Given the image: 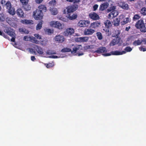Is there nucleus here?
I'll list each match as a JSON object with an SVG mask.
<instances>
[{
  "instance_id": "nucleus-32",
  "label": "nucleus",
  "mask_w": 146,
  "mask_h": 146,
  "mask_svg": "<svg viewBox=\"0 0 146 146\" xmlns=\"http://www.w3.org/2000/svg\"><path fill=\"white\" fill-rule=\"evenodd\" d=\"M96 35L98 39L99 40H101L103 38V36L101 33L98 32L96 33Z\"/></svg>"
},
{
  "instance_id": "nucleus-27",
  "label": "nucleus",
  "mask_w": 146,
  "mask_h": 146,
  "mask_svg": "<svg viewBox=\"0 0 146 146\" xmlns=\"http://www.w3.org/2000/svg\"><path fill=\"white\" fill-rule=\"evenodd\" d=\"M19 31L22 33L27 34L29 33V31L25 28H21L19 29Z\"/></svg>"
},
{
  "instance_id": "nucleus-45",
  "label": "nucleus",
  "mask_w": 146,
  "mask_h": 146,
  "mask_svg": "<svg viewBox=\"0 0 146 146\" xmlns=\"http://www.w3.org/2000/svg\"><path fill=\"white\" fill-rule=\"evenodd\" d=\"M69 2H72L74 1V3H77L80 2V0H66Z\"/></svg>"
},
{
  "instance_id": "nucleus-46",
  "label": "nucleus",
  "mask_w": 146,
  "mask_h": 146,
  "mask_svg": "<svg viewBox=\"0 0 146 146\" xmlns=\"http://www.w3.org/2000/svg\"><path fill=\"white\" fill-rule=\"evenodd\" d=\"M7 34L11 36H14V33L10 30Z\"/></svg>"
},
{
  "instance_id": "nucleus-22",
  "label": "nucleus",
  "mask_w": 146,
  "mask_h": 146,
  "mask_svg": "<svg viewBox=\"0 0 146 146\" xmlns=\"http://www.w3.org/2000/svg\"><path fill=\"white\" fill-rule=\"evenodd\" d=\"M35 48L37 51V52L40 54H42L43 53V52L42 48L37 45H35Z\"/></svg>"
},
{
  "instance_id": "nucleus-10",
  "label": "nucleus",
  "mask_w": 146,
  "mask_h": 146,
  "mask_svg": "<svg viewBox=\"0 0 146 146\" xmlns=\"http://www.w3.org/2000/svg\"><path fill=\"white\" fill-rule=\"evenodd\" d=\"M122 40L119 36L115 37V38L113 39L111 42L110 45L113 46L116 44H118L120 45L122 43Z\"/></svg>"
},
{
  "instance_id": "nucleus-11",
  "label": "nucleus",
  "mask_w": 146,
  "mask_h": 146,
  "mask_svg": "<svg viewBox=\"0 0 146 146\" xmlns=\"http://www.w3.org/2000/svg\"><path fill=\"white\" fill-rule=\"evenodd\" d=\"M105 27H103V30L106 32H109L110 28L112 26V24L111 21L109 20H107L104 23Z\"/></svg>"
},
{
  "instance_id": "nucleus-51",
  "label": "nucleus",
  "mask_w": 146,
  "mask_h": 146,
  "mask_svg": "<svg viewBox=\"0 0 146 146\" xmlns=\"http://www.w3.org/2000/svg\"><path fill=\"white\" fill-rule=\"evenodd\" d=\"M108 18L109 19H111L114 18V17H112V13L111 12L110 13L108 16Z\"/></svg>"
},
{
  "instance_id": "nucleus-57",
  "label": "nucleus",
  "mask_w": 146,
  "mask_h": 146,
  "mask_svg": "<svg viewBox=\"0 0 146 146\" xmlns=\"http://www.w3.org/2000/svg\"><path fill=\"white\" fill-rule=\"evenodd\" d=\"M142 42H143V44H146V38H145L143 39L142 40Z\"/></svg>"
},
{
  "instance_id": "nucleus-53",
  "label": "nucleus",
  "mask_w": 146,
  "mask_h": 146,
  "mask_svg": "<svg viewBox=\"0 0 146 146\" xmlns=\"http://www.w3.org/2000/svg\"><path fill=\"white\" fill-rule=\"evenodd\" d=\"M43 1V0H35V1L36 3L40 4Z\"/></svg>"
},
{
  "instance_id": "nucleus-25",
  "label": "nucleus",
  "mask_w": 146,
  "mask_h": 146,
  "mask_svg": "<svg viewBox=\"0 0 146 146\" xmlns=\"http://www.w3.org/2000/svg\"><path fill=\"white\" fill-rule=\"evenodd\" d=\"M120 20H119L117 18H116L114 19L113 22H112L113 24L115 26H118L119 25Z\"/></svg>"
},
{
  "instance_id": "nucleus-48",
  "label": "nucleus",
  "mask_w": 146,
  "mask_h": 146,
  "mask_svg": "<svg viewBox=\"0 0 146 146\" xmlns=\"http://www.w3.org/2000/svg\"><path fill=\"white\" fill-rule=\"evenodd\" d=\"M98 5L97 4H95L93 6V11H96L98 9Z\"/></svg>"
},
{
  "instance_id": "nucleus-43",
  "label": "nucleus",
  "mask_w": 146,
  "mask_h": 146,
  "mask_svg": "<svg viewBox=\"0 0 146 146\" xmlns=\"http://www.w3.org/2000/svg\"><path fill=\"white\" fill-rule=\"evenodd\" d=\"M29 0H20L22 5L28 3L29 2Z\"/></svg>"
},
{
  "instance_id": "nucleus-7",
  "label": "nucleus",
  "mask_w": 146,
  "mask_h": 146,
  "mask_svg": "<svg viewBox=\"0 0 146 146\" xmlns=\"http://www.w3.org/2000/svg\"><path fill=\"white\" fill-rule=\"evenodd\" d=\"M23 40L25 41H29L33 43L39 44L40 43L39 41L36 39L34 37L30 36H25L23 38Z\"/></svg>"
},
{
  "instance_id": "nucleus-28",
  "label": "nucleus",
  "mask_w": 146,
  "mask_h": 146,
  "mask_svg": "<svg viewBox=\"0 0 146 146\" xmlns=\"http://www.w3.org/2000/svg\"><path fill=\"white\" fill-rule=\"evenodd\" d=\"M52 14L53 15H56L58 13V11L57 9L53 8L50 9Z\"/></svg>"
},
{
  "instance_id": "nucleus-5",
  "label": "nucleus",
  "mask_w": 146,
  "mask_h": 146,
  "mask_svg": "<svg viewBox=\"0 0 146 146\" xmlns=\"http://www.w3.org/2000/svg\"><path fill=\"white\" fill-rule=\"evenodd\" d=\"M78 7V5L76 4H73L67 7L66 8L67 14H68L73 12L77 9Z\"/></svg>"
},
{
  "instance_id": "nucleus-64",
  "label": "nucleus",
  "mask_w": 146,
  "mask_h": 146,
  "mask_svg": "<svg viewBox=\"0 0 146 146\" xmlns=\"http://www.w3.org/2000/svg\"><path fill=\"white\" fill-rule=\"evenodd\" d=\"M125 30L128 31V27H127L125 28Z\"/></svg>"
},
{
  "instance_id": "nucleus-4",
  "label": "nucleus",
  "mask_w": 146,
  "mask_h": 146,
  "mask_svg": "<svg viewBox=\"0 0 146 146\" xmlns=\"http://www.w3.org/2000/svg\"><path fill=\"white\" fill-rule=\"evenodd\" d=\"M43 13L40 9H36L33 12V16L36 20H40L42 19Z\"/></svg>"
},
{
  "instance_id": "nucleus-52",
  "label": "nucleus",
  "mask_w": 146,
  "mask_h": 146,
  "mask_svg": "<svg viewBox=\"0 0 146 146\" xmlns=\"http://www.w3.org/2000/svg\"><path fill=\"white\" fill-rule=\"evenodd\" d=\"M11 37L12 38L11 39V41L12 42H15V36H14Z\"/></svg>"
},
{
  "instance_id": "nucleus-37",
  "label": "nucleus",
  "mask_w": 146,
  "mask_h": 146,
  "mask_svg": "<svg viewBox=\"0 0 146 146\" xmlns=\"http://www.w3.org/2000/svg\"><path fill=\"white\" fill-rule=\"evenodd\" d=\"M5 20V16L3 13H0V20L1 21H4Z\"/></svg>"
},
{
  "instance_id": "nucleus-33",
  "label": "nucleus",
  "mask_w": 146,
  "mask_h": 146,
  "mask_svg": "<svg viewBox=\"0 0 146 146\" xmlns=\"http://www.w3.org/2000/svg\"><path fill=\"white\" fill-rule=\"evenodd\" d=\"M44 30L46 33L48 35H50L53 33V30L50 29H46Z\"/></svg>"
},
{
  "instance_id": "nucleus-17",
  "label": "nucleus",
  "mask_w": 146,
  "mask_h": 146,
  "mask_svg": "<svg viewBox=\"0 0 146 146\" xmlns=\"http://www.w3.org/2000/svg\"><path fill=\"white\" fill-rule=\"evenodd\" d=\"M109 5V3L107 2L101 4L100 6L99 11H103L106 10L108 7Z\"/></svg>"
},
{
  "instance_id": "nucleus-39",
  "label": "nucleus",
  "mask_w": 146,
  "mask_h": 146,
  "mask_svg": "<svg viewBox=\"0 0 146 146\" xmlns=\"http://www.w3.org/2000/svg\"><path fill=\"white\" fill-rule=\"evenodd\" d=\"M127 23H128V18H126L121 21V25H123Z\"/></svg>"
},
{
  "instance_id": "nucleus-58",
  "label": "nucleus",
  "mask_w": 146,
  "mask_h": 146,
  "mask_svg": "<svg viewBox=\"0 0 146 146\" xmlns=\"http://www.w3.org/2000/svg\"><path fill=\"white\" fill-rule=\"evenodd\" d=\"M51 58H58V57L56 56H54V55H53L51 56Z\"/></svg>"
},
{
  "instance_id": "nucleus-3",
  "label": "nucleus",
  "mask_w": 146,
  "mask_h": 146,
  "mask_svg": "<svg viewBox=\"0 0 146 146\" xmlns=\"http://www.w3.org/2000/svg\"><path fill=\"white\" fill-rule=\"evenodd\" d=\"M124 50L125 51H123L121 52L117 50L112 51L110 52V53H105L103 55L105 56H108L111 55H122L125 54L126 52H128V46L125 47Z\"/></svg>"
},
{
  "instance_id": "nucleus-15",
  "label": "nucleus",
  "mask_w": 146,
  "mask_h": 146,
  "mask_svg": "<svg viewBox=\"0 0 146 146\" xmlns=\"http://www.w3.org/2000/svg\"><path fill=\"white\" fill-rule=\"evenodd\" d=\"M89 18L93 21H97L100 19L99 15L96 13L94 12L89 13Z\"/></svg>"
},
{
  "instance_id": "nucleus-2",
  "label": "nucleus",
  "mask_w": 146,
  "mask_h": 146,
  "mask_svg": "<svg viewBox=\"0 0 146 146\" xmlns=\"http://www.w3.org/2000/svg\"><path fill=\"white\" fill-rule=\"evenodd\" d=\"M82 47L81 45H79L77 46H74V47L73 48L72 50H71V49L69 48L66 47L63 48L61 50L62 52H71L72 53L74 52L75 53L78 50H82Z\"/></svg>"
},
{
  "instance_id": "nucleus-35",
  "label": "nucleus",
  "mask_w": 146,
  "mask_h": 146,
  "mask_svg": "<svg viewBox=\"0 0 146 146\" xmlns=\"http://www.w3.org/2000/svg\"><path fill=\"white\" fill-rule=\"evenodd\" d=\"M116 9V6H113L111 7H110L108 9V12H112V11H115Z\"/></svg>"
},
{
  "instance_id": "nucleus-31",
  "label": "nucleus",
  "mask_w": 146,
  "mask_h": 146,
  "mask_svg": "<svg viewBox=\"0 0 146 146\" xmlns=\"http://www.w3.org/2000/svg\"><path fill=\"white\" fill-rule=\"evenodd\" d=\"M113 36L115 37H117V36H119L120 33V31L119 30H115L113 32Z\"/></svg>"
},
{
  "instance_id": "nucleus-16",
  "label": "nucleus",
  "mask_w": 146,
  "mask_h": 146,
  "mask_svg": "<svg viewBox=\"0 0 146 146\" xmlns=\"http://www.w3.org/2000/svg\"><path fill=\"white\" fill-rule=\"evenodd\" d=\"M95 32V31L91 28L86 29L84 31V33L85 35H92Z\"/></svg>"
},
{
  "instance_id": "nucleus-9",
  "label": "nucleus",
  "mask_w": 146,
  "mask_h": 146,
  "mask_svg": "<svg viewBox=\"0 0 146 146\" xmlns=\"http://www.w3.org/2000/svg\"><path fill=\"white\" fill-rule=\"evenodd\" d=\"M90 24V21L88 20H80L78 23V25L80 27H88Z\"/></svg>"
},
{
  "instance_id": "nucleus-36",
  "label": "nucleus",
  "mask_w": 146,
  "mask_h": 146,
  "mask_svg": "<svg viewBox=\"0 0 146 146\" xmlns=\"http://www.w3.org/2000/svg\"><path fill=\"white\" fill-rule=\"evenodd\" d=\"M141 13L144 15H146V8L145 7L142 8L141 10Z\"/></svg>"
},
{
  "instance_id": "nucleus-6",
  "label": "nucleus",
  "mask_w": 146,
  "mask_h": 146,
  "mask_svg": "<svg viewBox=\"0 0 146 146\" xmlns=\"http://www.w3.org/2000/svg\"><path fill=\"white\" fill-rule=\"evenodd\" d=\"M50 25L52 27L56 28L59 29H62L63 28L62 25L58 21H52L50 23Z\"/></svg>"
},
{
  "instance_id": "nucleus-61",
  "label": "nucleus",
  "mask_w": 146,
  "mask_h": 146,
  "mask_svg": "<svg viewBox=\"0 0 146 146\" xmlns=\"http://www.w3.org/2000/svg\"><path fill=\"white\" fill-rule=\"evenodd\" d=\"M66 13H67V12H66V10L64 9L63 11V13L64 14H66Z\"/></svg>"
},
{
  "instance_id": "nucleus-55",
  "label": "nucleus",
  "mask_w": 146,
  "mask_h": 146,
  "mask_svg": "<svg viewBox=\"0 0 146 146\" xmlns=\"http://www.w3.org/2000/svg\"><path fill=\"white\" fill-rule=\"evenodd\" d=\"M140 50L141 51H146V48H143V47H141Z\"/></svg>"
},
{
  "instance_id": "nucleus-12",
  "label": "nucleus",
  "mask_w": 146,
  "mask_h": 146,
  "mask_svg": "<svg viewBox=\"0 0 146 146\" xmlns=\"http://www.w3.org/2000/svg\"><path fill=\"white\" fill-rule=\"evenodd\" d=\"M101 26L100 23L98 21H95L91 23L89 27L94 29H97Z\"/></svg>"
},
{
  "instance_id": "nucleus-14",
  "label": "nucleus",
  "mask_w": 146,
  "mask_h": 146,
  "mask_svg": "<svg viewBox=\"0 0 146 146\" xmlns=\"http://www.w3.org/2000/svg\"><path fill=\"white\" fill-rule=\"evenodd\" d=\"M74 31L73 29L69 28L66 29L64 33L65 36H70L74 34Z\"/></svg>"
},
{
  "instance_id": "nucleus-8",
  "label": "nucleus",
  "mask_w": 146,
  "mask_h": 146,
  "mask_svg": "<svg viewBox=\"0 0 146 146\" xmlns=\"http://www.w3.org/2000/svg\"><path fill=\"white\" fill-rule=\"evenodd\" d=\"M55 42L60 43L63 42L65 40L64 37L62 35H56L54 38Z\"/></svg>"
},
{
  "instance_id": "nucleus-44",
  "label": "nucleus",
  "mask_w": 146,
  "mask_h": 146,
  "mask_svg": "<svg viewBox=\"0 0 146 146\" xmlns=\"http://www.w3.org/2000/svg\"><path fill=\"white\" fill-rule=\"evenodd\" d=\"M125 17L124 15H120L119 17V20H120V21H121L124 19H125Z\"/></svg>"
},
{
  "instance_id": "nucleus-50",
  "label": "nucleus",
  "mask_w": 146,
  "mask_h": 146,
  "mask_svg": "<svg viewBox=\"0 0 146 146\" xmlns=\"http://www.w3.org/2000/svg\"><path fill=\"white\" fill-rule=\"evenodd\" d=\"M1 36H3L4 38L8 39V40H9V37L7 36V35L5 34L4 33H2V34L1 35Z\"/></svg>"
},
{
  "instance_id": "nucleus-18",
  "label": "nucleus",
  "mask_w": 146,
  "mask_h": 146,
  "mask_svg": "<svg viewBox=\"0 0 146 146\" xmlns=\"http://www.w3.org/2000/svg\"><path fill=\"white\" fill-rule=\"evenodd\" d=\"M107 52V50L105 47H100L97 50L95 51L98 54H100L103 53H105Z\"/></svg>"
},
{
  "instance_id": "nucleus-1",
  "label": "nucleus",
  "mask_w": 146,
  "mask_h": 146,
  "mask_svg": "<svg viewBox=\"0 0 146 146\" xmlns=\"http://www.w3.org/2000/svg\"><path fill=\"white\" fill-rule=\"evenodd\" d=\"M0 3L2 6H5L7 10L9 13L11 15H14L15 14V11L14 8L12 7L10 1H8L7 2L5 0H1L0 1Z\"/></svg>"
},
{
  "instance_id": "nucleus-59",
  "label": "nucleus",
  "mask_w": 146,
  "mask_h": 146,
  "mask_svg": "<svg viewBox=\"0 0 146 146\" xmlns=\"http://www.w3.org/2000/svg\"><path fill=\"white\" fill-rule=\"evenodd\" d=\"M132 50V48L129 46H128V52H130Z\"/></svg>"
},
{
  "instance_id": "nucleus-38",
  "label": "nucleus",
  "mask_w": 146,
  "mask_h": 146,
  "mask_svg": "<svg viewBox=\"0 0 146 146\" xmlns=\"http://www.w3.org/2000/svg\"><path fill=\"white\" fill-rule=\"evenodd\" d=\"M46 66L48 68L52 67H53L54 65V63L52 62V63H48L47 64H46Z\"/></svg>"
},
{
  "instance_id": "nucleus-40",
  "label": "nucleus",
  "mask_w": 146,
  "mask_h": 146,
  "mask_svg": "<svg viewBox=\"0 0 146 146\" xmlns=\"http://www.w3.org/2000/svg\"><path fill=\"white\" fill-rule=\"evenodd\" d=\"M140 18V17L139 15L136 14L134 15L133 17V20L134 21H135L139 19Z\"/></svg>"
},
{
  "instance_id": "nucleus-13",
  "label": "nucleus",
  "mask_w": 146,
  "mask_h": 146,
  "mask_svg": "<svg viewBox=\"0 0 146 146\" xmlns=\"http://www.w3.org/2000/svg\"><path fill=\"white\" fill-rule=\"evenodd\" d=\"M144 23L143 20L141 19L136 22L135 27L137 29H139L141 32Z\"/></svg>"
},
{
  "instance_id": "nucleus-41",
  "label": "nucleus",
  "mask_w": 146,
  "mask_h": 146,
  "mask_svg": "<svg viewBox=\"0 0 146 146\" xmlns=\"http://www.w3.org/2000/svg\"><path fill=\"white\" fill-rule=\"evenodd\" d=\"M34 36H35V38H36L37 39L40 40L42 39L41 36L40 35L38 34H35L34 35Z\"/></svg>"
},
{
  "instance_id": "nucleus-49",
  "label": "nucleus",
  "mask_w": 146,
  "mask_h": 146,
  "mask_svg": "<svg viewBox=\"0 0 146 146\" xmlns=\"http://www.w3.org/2000/svg\"><path fill=\"white\" fill-rule=\"evenodd\" d=\"M56 1L55 0H52L50 1L49 4L51 5H54L55 4Z\"/></svg>"
},
{
  "instance_id": "nucleus-42",
  "label": "nucleus",
  "mask_w": 146,
  "mask_h": 146,
  "mask_svg": "<svg viewBox=\"0 0 146 146\" xmlns=\"http://www.w3.org/2000/svg\"><path fill=\"white\" fill-rule=\"evenodd\" d=\"M112 13V17H115L117 16L118 15V12L116 11H112L111 12Z\"/></svg>"
},
{
  "instance_id": "nucleus-34",
  "label": "nucleus",
  "mask_w": 146,
  "mask_h": 146,
  "mask_svg": "<svg viewBox=\"0 0 146 146\" xmlns=\"http://www.w3.org/2000/svg\"><path fill=\"white\" fill-rule=\"evenodd\" d=\"M142 42V41H141L139 40H137L135 41L133 43V44L135 46H137L141 44Z\"/></svg>"
},
{
  "instance_id": "nucleus-24",
  "label": "nucleus",
  "mask_w": 146,
  "mask_h": 146,
  "mask_svg": "<svg viewBox=\"0 0 146 146\" xmlns=\"http://www.w3.org/2000/svg\"><path fill=\"white\" fill-rule=\"evenodd\" d=\"M22 5L24 9L25 10L27 11H29L31 9V6L28 4V3L27 4H25Z\"/></svg>"
},
{
  "instance_id": "nucleus-23",
  "label": "nucleus",
  "mask_w": 146,
  "mask_h": 146,
  "mask_svg": "<svg viewBox=\"0 0 146 146\" xmlns=\"http://www.w3.org/2000/svg\"><path fill=\"white\" fill-rule=\"evenodd\" d=\"M68 18L70 20H73L76 19L77 17V15L76 14H73L71 15V14H68Z\"/></svg>"
},
{
  "instance_id": "nucleus-21",
  "label": "nucleus",
  "mask_w": 146,
  "mask_h": 146,
  "mask_svg": "<svg viewBox=\"0 0 146 146\" xmlns=\"http://www.w3.org/2000/svg\"><path fill=\"white\" fill-rule=\"evenodd\" d=\"M17 15L20 17H23L24 16V13L21 9L19 8L17 10Z\"/></svg>"
},
{
  "instance_id": "nucleus-60",
  "label": "nucleus",
  "mask_w": 146,
  "mask_h": 146,
  "mask_svg": "<svg viewBox=\"0 0 146 146\" xmlns=\"http://www.w3.org/2000/svg\"><path fill=\"white\" fill-rule=\"evenodd\" d=\"M83 55V53H78V56H80Z\"/></svg>"
},
{
  "instance_id": "nucleus-54",
  "label": "nucleus",
  "mask_w": 146,
  "mask_h": 146,
  "mask_svg": "<svg viewBox=\"0 0 146 146\" xmlns=\"http://www.w3.org/2000/svg\"><path fill=\"white\" fill-rule=\"evenodd\" d=\"M31 59L32 61H34L36 60V59L35 58V56H32L31 57Z\"/></svg>"
},
{
  "instance_id": "nucleus-62",
  "label": "nucleus",
  "mask_w": 146,
  "mask_h": 146,
  "mask_svg": "<svg viewBox=\"0 0 146 146\" xmlns=\"http://www.w3.org/2000/svg\"><path fill=\"white\" fill-rule=\"evenodd\" d=\"M106 0H98L99 1H104Z\"/></svg>"
},
{
  "instance_id": "nucleus-30",
  "label": "nucleus",
  "mask_w": 146,
  "mask_h": 146,
  "mask_svg": "<svg viewBox=\"0 0 146 146\" xmlns=\"http://www.w3.org/2000/svg\"><path fill=\"white\" fill-rule=\"evenodd\" d=\"M43 21H41L38 24L36 27V29L37 30L40 29L42 27Z\"/></svg>"
},
{
  "instance_id": "nucleus-26",
  "label": "nucleus",
  "mask_w": 146,
  "mask_h": 146,
  "mask_svg": "<svg viewBox=\"0 0 146 146\" xmlns=\"http://www.w3.org/2000/svg\"><path fill=\"white\" fill-rule=\"evenodd\" d=\"M38 9H40L42 12V11L46 12L47 10V8L44 5H41L38 7Z\"/></svg>"
},
{
  "instance_id": "nucleus-63",
  "label": "nucleus",
  "mask_w": 146,
  "mask_h": 146,
  "mask_svg": "<svg viewBox=\"0 0 146 146\" xmlns=\"http://www.w3.org/2000/svg\"><path fill=\"white\" fill-rule=\"evenodd\" d=\"M2 34V32L0 30V35H1Z\"/></svg>"
},
{
  "instance_id": "nucleus-47",
  "label": "nucleus",
  "mask_w": 146,
  "mask_h": 146,
  "mask_svg": "<svg viewBox=\"0 0 146 146\" xmlns=\"http://www.w3.org/2000/svg\"><path fill=\"white\" fill-rule=\"evenodd\" d=\"M46 53L48 55H51L55 54V53L53 52L52 51L50 50H48L47 51Z\"/></svg>"
},
{
  "instance_id": "nucleus-56",
  "label": "nucleus",
  "mask_w": 146,
  "mask_h": 146,
  "mask_svg": "<svg viewBox=\"0 0 146 146\" xmlns=\"http://www.w3.org/2000/svg\"><path fill=\"white\" fill-rule=\"evenodd\" d=\"M10 31V30H9L8 28H7L5 29L4 30V31L6 33H8L9 31Z\"/></svg>"
},
{
  "instance_id": "nucleus-19",
  "label": "nucleus",
  "mask_w": 146,
  "mask_h": 146,
  "mask_svg": "<svg viewBox=\"0 0 146 146\" xmlns=\"http://www.w3.org/2000/svg\"><path fill=\"white\" fill-rule=\"evenodd\" d=\"M118 5L123 9H128V4L125 2H120L118 3Z\"/></svg>"
},
{
  "instance_id": "nucleus-20",
  "label": "nucleus",
  "mask_w": 146,
  "mask_h": 146,
  "mask_svg": "<svg viewBox=\"0 0 146 146\" xmlns=\"http://www.w3.org/2000/svg\"><path fill=\"white\" fill-rule=\"evenodd\" d=\"M89 38L87 36L81 37L77 38V40L78 41L82 42H87Z\"/></svg>"
},
{
  "instance_id": "nucleus-29",
  "label": "nucleus",
  "mask_w": 146,
  "mask_h": 146,
  "mask_svg": "<svg viewBox=\"0 0 146 146\" xmlns=\"http://www.w3.org/2000/svg\"><path fill=\"white\" fill-rule=\"evenodd\" d=\"M32 21L27 19L21 20V23H22L23 24L27 25L31 23V22Z\"/></svg>"
}]
</instances>
